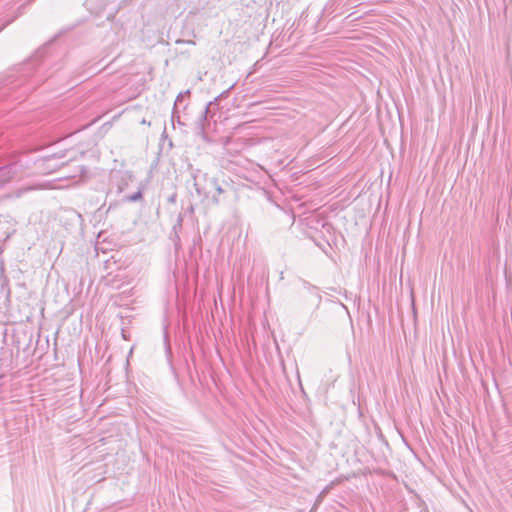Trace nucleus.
<instances>
[{"label": "nucleus", "mask_w": 512, "mask_h": 512, "mask_svg": "<svg viewBox=\"0 0 512 512\" xmlns=\"http://www.w3.org/2000/svg\"><path fill=\"white\" fill-rule=\"evenodd\" d=\"M361 36H360V32L357 30V29H354V36H353V39H360Z\"/></svg>", "instance_id": "obj_8"}, {"label": "nucleus", "mask_w": 512, "mask_h": 512, "mask_svg": "<svg viewBox=\"0 0 512 512\" xmlns=\"http://www.w3.org/2000/svg\"><path fill=\"white\" fill-rule=\"evenodd\" d=\"M213 183L215 185V189L217 191L218 194H221L223 193V189L222 187L218 184L217 180H213Z\"/></svg>", "instance_id": "obj_5"}, {"label": "nucleus", "mask_w": 512, "mask_h": 512, "mask_svg": "<svg viewBox=\"0 0 512 512\" xmlns=\"http://www.w3.org/2000/svg\"><path fill=\"white\" fill-rule=\"evenodd\" d=\"M52 157L61 159V158L65 157V153L64 152L55 153V154H53Z\"/></svg>", "instance_id": "obj_7"}, {"label": "nucleus", "mask_w": 512, "mask_h": 512, "mask_svg": "<svg viewBox=\"0 0 512 512\" xmlns=\"http://www.w3.org/2000/svg\"><path fill=\"white\" fill-rule=\"evenodd\" d=\"M342 308H344V309H345V311H346V313H347L348 317H349V318H351L350 313H349V310L347 309V307H346V306H344V305H342Z\"/></svg>", "instance_id": "obj_9"}, {"label": "nucleus", "mask_w": 512, "mask_h": 512, "mask_svg": "<svg viewBox=\"0 0 512 512\" xmlns=\"http://www.w3.org/2000/svg\"><path fill=\"white\" fill-rule=\"evenodd\" d=\"M195 187H196V191L200 194V190L199 188L197 187V184L195 183Z\"/></svg>", "instance_id": "obj_11"}, {"label": "nucleus", "mask_w": 512, "mask_h": 512, "mask_svg": "<svg viewBox=\"0 0 512 512\" xmlns=\"http://www.w3.org/2000/svg\"><path fill=\"white\" fill-rule=\"evenodd\" d=\"M142 197H143V195H142V191H141V190H138L137 192H135V193H133V194H131V195L127 196V197H126V200H127L128 202H137V201L141 200V199H142Z\"/></svg>", "instance_id": "obj_3"}, {"label": "nucleus", "mask_w": 512, "mask_h": 512, "mask_svg": "<svg viewBox=\"0 0 512 512\" xmlns=\"http://www.w3.org/2000/svg\"><path fill=\"white\" fill-rule=\"evenodd\" d=\"M13 178L11 169L7 166L0 167V187L10 182Z\"/></svg>", "instance_id": "obj_1"}, {"label": "nucleus", "mask_w": 512, "mask_h": 512, "mask_svg": "<svg viewBox=\"0 0 512 512\" xmlns=\"http://www.w3.org/2000/svg\"><path fill=\"white\" fill-rule=\"evenodd\" d=\"M48 186L45 185V184H36V185H32V186H26V187H21L19 189L16 190L15 192V196L16 197H21L23 194L29 192V191H32V190H42V189H46Z\"/></svg>", "instance_id": "obj_2"}, {"label": "nucleus", "mask_w": 512, "mask_h": 512, "mask_svg": "<svg viewBox=\"0 0 512 512\" xmlns=\"http://www.w3.org/2000/svg\"><path fill=\"white\" fill-rule=\"evenodd\" d=\"M213 201H214L215 203H218V202H219V199H218L217 197H213Z\"/></svg>", "instance_id": "obj_10"}, {"label": "nucleus", "mask_w": 512, "mask_h": 512, "mask_svg": "<svg viewBox=\"0 0 512 512\" xmlns=\"http://www.w3.org/2000/svg\"><path fill=\"white\" fill-rule=\"evenodd\" d=\"M211 104H212V103L210 102V103L206 106V108L204 109V111L202 112V117H203V118H206V116H207V114H208V112H209V107H210V105H211Z\"/></svg>", "instance_id": "obj_6"}, {"label": "nucleus", "mask_w": 512, "mask_h": 512, "mask_svg": "<svg viewBox=\"0 0 512 512\" xmlns=\"http://www.w3.org/2000/svg\"><path fill=\"white\" fill-rule=\"evenodd\" d=\"M182 221H183V218L181 215L178 216V219H177V223L176 225H174L173 229L176 231L177 228H181L182 227Z\"/></svg>", "instance_id": "obj_4"}]
</instances>
